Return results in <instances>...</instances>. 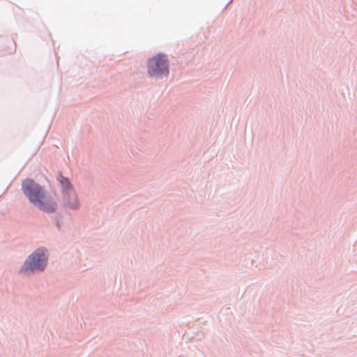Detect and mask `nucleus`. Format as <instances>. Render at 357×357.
<instances>
[{
    "instance_id": "f257e3e1",
    "label": "nucleus",
    "mask_w": 357,
    "mask_h": 357,
    "mask_svg": "<svg viewBox=\"0 0 357 357\" xmlns=\"http://www.w3.org/2000/svg\"><path fill=\"white\" fill-rule=\"evenodd\" d=\"M47 264V256L45 250L38 249L31 254L24 263L21 268V272L28 273L42 271L44 270Z\"/></svg>"
},
{
    "instance_id": "f03ea898",
    "label": "nucleus",
    "mask_w": 357,
    "mask_h": 357,
    "mask_svg": "<svg viewBox=\"0 0 357 357\" xmlns=\"http://www.w3.org/2000/svg\"><path fill=\"white\" fill-rule=\"evenodd\" d=\"M148 73L152 77L167 76L169 73L167 59L165 55L158 54L147 63Z\"/></svg>"
},
{
    "instance_id": "7ed1b4c3",
    "label": "nucleus",
    "mask_w": 357,
    "mask_h": 357,
    "mask_svg": "<svg viewBox=\"0 0 357 357\" xmlns=\"http://www.w3.org/2000/svg\"><path fill=\"white\" fill-rule=\"evenodd\" d=\"M58 181L63 188V201L64 204L70 208L79 206L77 195L74 191L68 178L60 174Z\"/></svg>"
},
{
    "instance_id": "20e7f679",
    "label": "nucleus",
    "mask_w": 357,
    "mask_h": 357,
    "mask_svg": "<svg viewBox=\"0 0 357 357\" xmlns=\"http://www.w3.org/2000/svg\"><path fill=\"white\" fill-rule=\"evenodd\" d=\"M22 191L29 202L35 206L45 193L44 189L32 179H26L22 182Z\"/></svg>"
},
{
    "instance_id": "39448f33",
    "label": "nucleus",
    "mask_w": 357,
    "mask_h": 357,
    "mask_svg": "<svg viewBox=\"0 0 357 357\" xmlns=\"http://www.w3.org/2000/svg\"><path fill=\"white\" fill-rule=\"evenodd\" d=\"M42 211L46 213H52L56 211L57 204L55 199L50 194L45 192L40 199L34 206Z\"/></svg>"
},
{
    "instance_id": "423d86ee",
    "label": "nucleus",
    "mask_w": 357,
    "mask_h": 357,
    "mask_svg": "<svg viewBox=\"0 0 357 357\" xmlns=\"http://www.w3.org/2000/svg\"><path fill=\"white\" fill-rule=\"evenodd\" d=\"M68 200H69V202H70V203H73V199L72 197H70V196H69V197H68Z\"/></svg>"
}]
</instances>
